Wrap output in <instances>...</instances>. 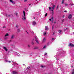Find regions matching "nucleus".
Masks as SVG:
<instances>
[{
    "label": "nucleus",
    "mask_w": 74,
    "mask_h": 74,
    "mask_svg": "<svg viewBox=\"0 0 74 74\" xmlns=\"http://www.w3.org/2000/svg\"><path fill=\"white\" fill-rule=\"evenodd\" d=\"M62 22H64V20L63 19V20H62Z\"/></svg>",
    "instance_id": "nucleus-25"
},
{
    "label": "nucleus",
    "mask_w": 74,
    "mask_h": 74,
    "mask_svg": "<svg viewBox=\"0 0 74 74\" xmlns=\"http://www.w3.org/2000/svg\"><path fill=\"white\" fill-rule=\"evenodd\" d=\"M55 40V38H52V40Z\"/></svg>",
    "instance_id": "nucleus-33"
},
{
    "label": "nucleus",
    "mask_w": 74,
    "mask_h": 74,
    "mask_svg": "<svg viewBox=\"0 0 74 74\" xmlns=\"http://www.w3.org/2000/svg\"><path fill=\"white\" fill-rule=\"evenodd\" d=\"M16 28H18V26L17 25H16Z\"/></svg>",
    "instance_id": "nucleus-35"
},
{
    "label": "nucleus",
    "mask_w": 74,
    "mask_h": 74,
    "mask_svg": "<svg viewBox=\"0 0 74 74\" xmlns=\"http://www.w3.org/2000/svg\"><path fill=\"white\" fill-rule=\"evenodd\" d=\"M56 8H57V10H58V6Z\"/></svg>",
    "instance_id": "nucleus-39"
},
{
    "label": "nucleus",
    "mask_w": 74,
    "mask_h": 74,
    "mask_svg": "<svg viewBox=\"0 0 74 74\" xmlns=\"http://www.w3.org/2000/svg\"><path fill=\"white\" fill-rule=\"evenodd\" d=\"M51 19H52V21H53V17H51Z\"/></svg>",
    "instance_id": "nucleus-20"
},
{
    "label": "nucleus",
    "mask_w": 74,
    "mask_h": 74,
    "mask_svg": "<svg viewBox=\"0 0 74 74\" xmlns=\"http://www.w3.org/2000/svg\"><path fill=\"white\" fill-rule=\"evenodd\" d=\"M1 49V48L0 47V49Z\"/></svg>",
    "instance_id": "nucleus-58"
},
{
    "label": "nucleus",
    "mask_w": 74,
    "mask_h": 74,
    "mask_svg": "<svg viewBox=\"0 0 74 74\" xmlns=\"http://www.w3.org/2000/svg\"><path fill=\"white\" fill-rule=\"evenodd\" d=\"M23 14L24 16V18H22L23 19H24L25 20L26 19V18H25V16H26V14H25V12L24 11H23Z\"/></svg>",
    "instance_id": "nucleus-3"
},
{
    "label": "nucleus",
    "mask_w": 74,
    "mask_h": 74,
    "mask_svg": "<svg viewBox=\"0 0 74 74\" xmlns=\"http://www.w3.org/2000/svg\"><path fill=\"white\" fill-rule=\"evenodd\" d=\"M9 30H10V29H9Z\"/></svg>",
    "instance_id": "nucleus-59"
},
{
    "label": "nucleus",
    "mask_w": 74,
    "mask_h": 74,
    "mask_svg": "<svg viewBox=\"0 0 74 74\" xmlns=\"http://www.w3.org/2000/svg\"><path fill=\"white\" fill-rule=\"evenodd\" d=\"M46 47H47V46H46V45H45L44 46V47H43V49H44V48H46Z\"/></svg>",
    "instance_id": "nucleus-18"
},
{
    "label": "nucleus",
    "mask_w": 74,
    "mask_h": 74,
    "mask_svg": "<svg viewBox=\"0 0 74 74\" xmlns=\"http://www.w3.org/2000/svg\"><path fill=\"white\" fill-rule=\"evenodd\" d=\"M53 29V25L52 27V29Z\"/></svg>",
    "instance_id": "nucleus-38"
},
{
    "label": "nucleus",
    "mask_w": 74,
    "mask_h": 74,
    "mask_svg": "<svg viewBox=\"0 0 74 74\" xmlns=\"http://www.w3.org/2000/svg\"><path fill=\"white\" fill-rule=\"evenodd\" d=\"M64 0H62V4H63V3H64Z\"/></svg>",
    "instance_id": "nucleus-17"
},
{
    "label": "nucleus",
    "mask_w": 74,
    "mask_h": 74,
    "mask_svg": "<svg viewBox=\"0 0 74 74\" xmlns=\"http://www.w3.org/2000/svg\"><path fill=\"white\" fill-rule=\"evenodd\" d=\"M25 32H27V31H26Z\"/></svg>",
    "instance_id": "nucleus-51"
},
{
    "label": "nucleus",
    "mask_w": 74,
    "mask_h": 74,
    "mask_svg": "<svg viewBox=\"0 0 74 74\" xmlns=\"http://www.w3.org/2000/svg\"><path fill=\"white\" fill-rule=\"evenodd\" d=\"M14 64H15V65H16V64L17 65H18V64L16 63H14Z\"/></svg>",
    "instance_id": "nucleus-28"
},
{
    "label": "nucleus",
    "mask_w": 74,
    "mask_h": 74,
    "mask_svg": "<svg viewBox=\"0 0 74 74\" xmlns=\"http://www.w3.org/2000/svg\"><path fill=\"white\" fill-rule=\"evenodd\" d=\"M10 1L12 3H14V4H15V2H14V1H12V0H10Z\"/></svg>",
    "instance_id": "nucleus-12"
},
{
    "label": "nucleus",
    "mask_w": 74,
    "mask_h": 74,
    "mask_svg": "<svg viewBox=\"0 0 74 74\" xmlns=\"http://www.w3.org/2000/svg\"><path fill=\"white\" fill-rule=\"evenodd\" d=\"M31 5V4H29V5Z\"/></svg>",
    "instance_id": "nucleus-52"
},
{
    "label": "nucleus",
    "mask_w": 74,
    "mask_h": 74,
    "mask_svg": "<svg viewBox=\"0 0 74 74\" xmlns=\"http://www.w3.org/2000/svg\"><path fill=\"white\" fill-rule=\"evenodd\" d=\"M46 34H47V33L45 32V33H44V35H46Z\"/></svg>",
    "instance_id": "nucleus-26"
},
{
    "label": "nucleus",
    "mask_w": 74,
    "mask_h": 74,
    "mask_svg": "<svg viewBox=\"0 0 74 74\" xmlns=\"http://www.w3.org/2000/svg\"><path fill=\"white\" fill-rule=\"evenodd\" d=\"M62 32V31H61V30H59V33H60L61 32Z\"/></svg>",
    "instance_id": "nucleus-23"
},
{
    "label": "nucleus",
    "mask_w": 74,
    "mask_h": 74,
    "mask_svg": "<svg viewBox=\"0 0 74 74\" xmlns=\"http://www.w3.org/2000/svg\"><path fill=\"white\" fill-rule=\"evenodd\" d=\"M36 1H37V0H36Z\"/></svg>",
    "instance_id": "nucleus-54"
},
{
    "label": "nucleus",
    "mask_w": 74,
    "mask_h": 74,
    "mask_svg": "<svg viewBox=\"0 0 74 74\" xmlns=\"http://www.w3.org/2000/svg\"><path fill=\"white\" fill-rule=\"evenodd\" d=\"M52 23H53V21H52Z\"/></svg>",
    "instance_id": "nucleus-55"
},
{
    "label": "nucleus",
    "mask_w": 74,
    "mask_h": 74,
    "mask_svg": "<svg viewBox=\"0 0 74 74\" xmlns=\"http://www.w3.org/2000/svg\"><path fill=\"white\" fill-rule=\"evenodd\" d=\"M27 34H29V32H27Z\"/></svg>",
    "instance_id": "nucleus-47"
},
{
    "label": "nucleus",
    "mask_w": 74,
    "mask_h": 74,
    "mask_svg": "<svg viewBox=\"0 0 74 74\" xmlns=\"http://www.w3.org/2000/svg\"><path fill=\"white\" fill-rule=\"evenodd\" d=\"M68 5V4L67 3L65 4V6L66 7Z\"/></svg>",
    "instance_id": "nucleus-21"
},
{
    "label": "nucleus",
    "mask_w": 74,
    "mask_h": 74,
    "mask_svg": "<svg viewBox=\"0 0 74 74\" xmlns=\"http://www.w3.org/2000/svg\"><path fill=\"white\" fill-rule=\"evenodd\" d=\"M28 47H30V45H28Z\"/></svg>",
    "instance_id": "nucleus-41"
},
{
    "label": "nucleus",
    "mask_w": 74,
    "mask_h": 74,
    "mask_svg": "<svg viewBox=\"0 0 74 74\" xmlns=\"http://www.w3.org/2000/svg\"><path fill=\"white\" fill-rule=\"evenodd\" d=\"M13 74H17L18 73L15 71H13Z\"/></svg>",
    "instance_id": "nucleus-10"
},
{
    "label": "nucleus",
    "mask_w": 74,
    "mask_h": 74,
    "mask_svg": "<svg viewBox=\"0 0 74 74\" xmlns=\"http://www.w3.org/2000/svg\"><path fill=\"white\" fill-rule=\"evenodd\" d=\"M68 46H69V47H73L74 46V45L73 44H72L71 43H70L68 45Z\"/></svg>",
    "instance_id": "nucleus-5"
},
{
    "label": "nucleus",
    "mask_w": 74,
    "mask_h": 74,
    "mask_svg": "<svg viewBox=\"0 0 74 74\" xmlns=\"http://www.w3.org/2000/svg\"><path fill=\"white\" fill-rule=\"evenodd\" d=\"M8 36V33L6 34V35L5 36V37H6V36Z\"/></svg>",
    "instance_id": "nucleus-15"
},
{
    "label": "nucleus",
    "mask_w": 74,
    "mask_h": 74,
    "mask_svg": "<svg viewBox=\"0 0 74 74\" xmlns=\"http://www.w3.org/2000/svg\"><path fill=\"white\" fill-rule=\"evenodd\" d=\"M3 49H5V51H6V52H7V51L8 49H7V48H6V47H3Z\"/></svg>",
    "instance_id": "nucleus-8"
},
{
    "label": "nucleus",
    "mask_w": 74,
    "mask_h": 74,
    "mask_svg": "<svg viewBox=\"0 0 74 74\" xmlns=\"http://www.w3.org/2000/svg\"><path fill=\"white\" fill-rule=\"evenodd\" d=\"M18 32H19V31H20V30H19V29H18L17 30Z\"/></svg>",
    "instance_id": "nucleus-30"
},
{
    "label": "nucleus",
    "mask_w": 74,
    "mask_h": 74,
    "mask_svg": "<svg viewBox=\"0 0 74 74\" xmlns=\"http://www.w3.org/2000/svg\"><path fill=\"white\" fill-rule=\"evenodd\" d=\"M5 40L6 38H5Z\"/></svg>",
    "instance_id": "nucleus-56"
},
{
    "label": "nucleus",
    "mask_w": 74,
    "mask_h": 74,
    "mask_svg": "<svg viewBox=\"0 0 74 74\" xmlns=\"http://www.w3.org/2000/svg\"><path fill=\"white\" fill-rule=\"evenodd\" d=\"M72 15L69 14L68 16V18H69V19H70L72 18Z\"/></svg>",
    "instance_id": "nucleus-4"
},
{
    "label": "nucleus",
    "mask_w": 74,
    "mask_h": 74,
    "mask_svg": "<svg viewBox=\"0 0 74 74\" xmlns=\"http://www.w3.org/2000/svg\"><path fill=\"white\" fill-rule=\"evenodd\" d=\"M27 1V0H24V2H26Z\"/></svg>",
    "instance_id": "nucleus-32"
},
{
    "label": "nucleus",
    "mask_w": 74,
    "mask_h": 74,
    "mask_svg": "<svg viewBox=\"0 0 74 74\" xmlns=\"http://www.w3.org/2000/svg\"><path fill=\"white\" fill-rule=\"evenodd\" d=\"M9 62V63H11V61H8Z\"/></svg>",
    "instance_id": "nucleus-48"
},
{
    "label": "nucleus",
    "mask_w": 74,
    "mask_h": 74,
    "mask_svg": "<svg viewBox=\"0 0 74 74\" xmlns=\"http://www.w3.org/2000/svg\"><path fill=\"white\" fill-rule=\"evenodd\" d=\"M47 15H48V14L46 13V14H45V17L47 16Z\"/></svg>",
    "instance_id": "nucleus-22"
},
{
    "label": "nucleus",
    "mask_w": 74,
    "mask_h": 74,
    "mask_svg": "<svg viewBox=\"0 0 74 74\" xmlns=\"http://www.w3.org/2000/svg\"><path fill=\"white\" fill-rule=\"evenodd\" d=\"M55 5H53L52 7H49V10H51V11H52L51 12V14H53V10H54V9H55V8L56 7Z\"/></svg>",
    "instance_id": "nucleus-1"
},
{
    "label": "nucleus",
    "mask_w": 74,
    "mask_h": 74,
    "mask_svg": "<svg viewBox=\"0 0 74 74\" xmlns=\"http://www.w3.org/2000/svg\"><path fill=\"white\" fill-rule=\"evenodd\" d=\"M48 29V27L46 26H45V30H47Z\"/></svg>",
    "instance_id": "nucleus-14"
},
{
    "label": "nucleus",
    "mask_w": 74,
    "mask_h": 74,
    "mask_svg": "<svg viewBox=\"0 0 74 74\" xmlns=\"http://www.w3.org/2000/svg\"><path fill=\"white\" fill-rule=\"evenodd\" d=\"M56 23V22H54V23Z\"/></svg>",
    "instance_id": "nucleus-49"
},
{
    "label": "nucleus",
    "mask_w": 74,
    "mask_h": 74,
    "mask_svg": "<svg viewBox=\"0 0 74 74\" xmlns=\"http://www.w3.org/2000/svg\"><path fill=\"white\" fill-rule=\"evenodd\" d=\"M53 34H54V33H53Z\"/></svg>",
    "instance_id": "nucleus-53"
},
{
    "label": "nucleus",
    "mask_w": 74,
    "mask_h": 74,
    "mask_svg": "<svg viewBox=\"0 0 74 74\" xmlns=\"http://www.w3.org/2000/svg\"><path fill=\"white\" fill-rule=\"evenodd\" d=\"M35 18H36L35 17H34V19H35Z\"/></svg>",
    "instance_id": "nucleus-50"
},
{
    "label": "nucleus",
    "mask_w": 74,
    "mask_h": 74,
    "mask_svg": "<svg viewBox=\"0 0 74 74\" xmlns=\"http://www.w3.org/2000/svg\"><path fill=\"white\" fill-rule=\"evenodd\" d=\"M64 12H67V11H64Z\"/></svg>",
    "instance_id": "nucleus-40"
},
{
    "label": "nucleus",
    "mask_w": 74,
    "mask_h": 74,
    "mask_svg": "<svg viewBox=\"0 0 74 74\" xmlns=\"http://www.w3.org/2000/svg\"><path fill=\"white\" fill-rule=\"evenodd\" d=\"M71 74H74V71H73L72 73Z\"/></svg>",
    "instance_id": "nucleus-34"
},
{
    "label": "nucleus",
    "mask_w": 74,
    "mask_h": 74,
    "mask_svg": "<svg viewBox=\"0 0 74 74\" xmlns=\"http://www.w3.org/2000/svg\"><path fill=\"white\" fill-rule=\"evenodd\" d=\"M49 20L50 21H51V18L49 19Z\"/></svg>",
    "instance_id": "nucleus-43"
},
{
    "label": "nucleus",
    "mask_w": 74,
    "mask_h": 74,
    "mask_svg": "<svg viewBox=\"0 0 74 74\" xmlns=\"http://www.w3.org/2000/svg\"><path fill=\"white\" fill-rule=\"evenodd\" d=\"M32 45H33V44H34V42H32Z\"/></svg>",
    "instance_id": "nucleus-36"
},
{
    "label": "nucleus",
    "mask_w": 74,
    "mask_h": 74,
    "mask_svg": "<svg viewBox=\"0 0 74 74\" xmlns=\"http://www.w3.org/2000/svg\"><path fill=\"white\" fill-rule=\"evenodd\" d=\"M5 62H8V61L7 60H5Z\"/></svg>",
    "instance_id": "nucleus-31"
},
{
    "label": "nucleus",
    "mask_w": 74,
    "mask_h": 74,
    "mask_svg": "<svg viewBox=\"0 0 74 74\" xmlns=\"http://www.w3.org/2000/svg\"><path fill=\"white\" fill-rule=\"evenodd\" d=\"M5 27H5V26H4L3 27V28H5Z\"/></svg>",
    "instance_id": "nucleus-37"
},
{
    "label": "nucleus",
    "mask_w": 74,
    "mask_h": 74,
    "mask_svg": "<svg viewBox=\"0 0 74 74\" xmlns=\"http://www.w3.org/2000/svg\"><path fill=\"white\" fill-rule=\"evenodd\" d=\"M4 15L5 16H6L7 17H11V16L10 15H8V16L7 15V14H4Z\"/></svg>",
    "instance_id": "nucleus-7"
},
{
    "label": "nucleus",
    "mask_w": 74,
    "mask_h": 74,
    "mask_svg": "<svg viewBox=\"0 0 74 74\" xmlns=\"http://www.w3.org/2000/svg\"><path fill=\"white\" fill-rule=\"evenodd\" d=\"M49 43H47V45H49Z\"/></svg>",
    "instance_id": "nucleus-46"
},
{
    "label": "nucleus",
    "mask_w": 74,
    "mask_h": 74,
    "mask_svg": "<svg viewBox=\"0 0 74 74\" xmlns=\"http://www.w3.org/2000/svg\"><path fill=\"white\" fill-rule=\"evenodd\" d=\"M67 28H65L63 30L64 32H65V31H66V30H67Z\"/></svg>",
    "instance_id": "nucleus-13"
},
{
    "label": "nucleus",
    "mask_w": 74,
    "mask_h": 74,
    "mask_svg": "<svg viewBox=\"0 0 74 74\" xmlns=\"http://www.w3.org/2000/svg\"><path fill=\"white\" fill-rule=\"evenodd\" d=\"M14 37H15V35H12L11 36V39H13L14 38Z\"/></svg>",
    "instance_id": "nucleus-9"
},
{
    "label": "nucleus",
    "mask_w": 74,
    "mask_h": 74,
    "mask_svg": "<svg viewBox=\"0 0 74 74\" xmlns=\"http://www.w3.org/2000/svg\"><path fill=\"white\" fill-rule=\"evenodd\" d=\"M73 29H74V28H73Z\"/></svg>",
    "instance_id": "nucleus-57"
},
{
    "label": "nucleus",
    "mask_w": 74,
    "mask_h": 74,
    "mask_svg": "<svg viewBox=\"0 0 74 74\" xmlns=\"http://www.w3.org/2000/svg\"><path fill=\"white\" fill-rule=\"evenodd\" d=\"M32 33V34H34V32L33 31H30Z\"/></svg>",
    "instance_id": "nucleus-19"
},
{
    "label": "nucleus",
    "mask_w": 74,
    "mask_h": 74,
    "mask_svg": "<svg viewBox=\"0 0 74 74\" xmlns=\"http://www.w3.org/2000/svg\"><path fill=\"white\" fill-rule=\"evenodd\" d=\"M45 41H46V39H45V38H43V40H42V42H45Z\"/></svg>",
    "instance_id": "nucleus-6"
},
{
    "label": "nucleus",
    "mask_w": 74,
    "mask_h": 74,
    "mask_svg": "<svg viewBox=\"0 0 74 74\" xmlns=\"http://www.w3.org/2000/svg\"><path fill=\"white\" fill-rule=\"evenodd\" d=\"M35 40L37 44H39V42H38V38H37V36H35Z\"/></svg>",
    "instance_id": "nucleus-2"
},
{
    "label": "nucleus",
    "mask_w": 74,
    "mask_h": 74,
    "mask_svg": "<svg viewBox=\"0 0 74 74\" xmlns=\"http://www.w3.org/2000/svg\"><path fill=\"white\" fill-rule=\"evenodd\" d=\"M64 15L63 16V18H64Z\"/></svg>",
    "instance_id": "nucleus-45"
},
{
    "label": "nucleus",
    "mask_w": 74,
    "mask_h": 74,
    "mask_svg": "<svg viewBox=\"0 0 74 74\" xmlns=\"http://www.w3.org/2000/svg\"><path fill=\"white\" fill-rule=\"evenodd\" d=\"M47 55V53H45V55Z\"/></svg>",
    "instance_id": "nucleus-29"
},
{
    "label": "nucleus",
    "mask_w": 74,
    "mask_h": 74,
    "mask_svg": "<svg viewBox=\"0 0 74 74\" xmlns=\"http://www.w3.org/2000/svg\"><path fill=\"white\" fill-rule=\"evenodd\" d=\"M73 5H74V4H71V6Z\"/></svg>",
    "instance_id": "nucleus-42"
},
{
    "label": "nucleus",
    "mask_w": 74,
    "mask_h": 74,
    "mask_svg": "<svg viewBox=\"0 0 74 74\" xmlns=\"http://www.w3.org/2000/svg\"><path fill=\"white\" fill-rule=\"evenodd\" d=\"M36 24V23L35 21L33 22L32 23V25H35Z\"/></svg>",
    "instance_id": "nucleus-11"
},
{
    "label": "nucleus",
    "mask_w": 74,
    "mask_h": 74,
    "mask_svg": "<svg viewBox=\"0 0 74 74\" xmlns=\"http://www.w3.org/2000/svg\"><path fill=\"white\" fill-rule=\"evenodd\" d=\"M17 15H18V14H17V13L16 14V16H17Z\"/></svg>",
    "instance_id": "nucleus-44"
},
{
    "label": "nucleus",
    "mask_w": 74,
    "mask_h": 74,
    "mask_svg": "<svg viewBox=\"0 0 74 74\" xmlns=\"http://www.w3.org/2000/svg\"><path fill=\"white\" fill-rule=\"evenodd\" d=\"M34 49H38V47H35L34 48Z\"/></svg>",
    "instance_id": "nucleus-16"
},
{
    "label": "nucleus",
    "mask_w": 74,
    "mask_h": 74,
    "mask_svg": "<svg viewBox=\"0 0 74 74\" xmlns=\"http://www.w3.org/2000/svg\"><path fill=\"white\" fill-rule=\"evenodd\" d=\"M30 66H28V67H27V69H30Z\"/></svg>",
    "instance_id": "nucleus-24"
},
{
    "label": "nucleus",
    "mask_w": 74,
    "mask_h": 74,
    "mask_svg": "<svg viewBox=\"0 0 74 74\" xmlns=\"http://www.w3.org/2000/svg\"><path fill=\"white\" fill-rule=\"evenodd\" d=\"M41 67H42V68H43V67H44V66L42 65L41 66Z\"/></svg>",
    "instance_id": "nucleus-27"
}]
</instances>
